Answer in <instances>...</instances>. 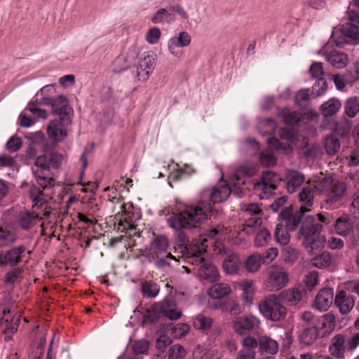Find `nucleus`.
Wrapping results in <instances>:
<instances>
[{
    "instance_id": "nucleus-47",
    "label": "nucleus",
    "mask_w": 359,
    "mask_h": 359,
    "mask_svg": "<svg viewBox=\"0 0 359 359\" xmlns=\"http://www.w3.org/2000/svg\"><path fill=\"white\" fill-rule=\"evenodd\" d=\"M16 240L15 233L11 231L0 228V247H4L14 243Z\"/></svg>"
},
{
    "instance_id": "nucleus-52",
    "label": "nucleus",
    "mask_w": 359,
    "mask_h": 359,
    "mask_svg": "<svg viewBox=\"0 0 359 359\" xmlns=\"http://www.w3.org/2000/svg\"><path fill=\"white\" fill-rule=\"evenodd\" d=\"M344 76L348 84L352 85L358 81L359 80V63H355L353 68L348 69Z\"/></svg>"
},
{
    "instance_id": "nucleus-20",
    "label": "nucleus",
    "mask_w": 359,
    "mask_h": 359,
    "mask_svg": "<svg viewBox=\"0 0 359 359\" xmlns=\"http://www.w3.org/2000/svg\"><path fill=\"white\" fill-rule=\"evenodd\" d=\"M334 290L331 287H324L318 292L313 307L319 311H326L332 306L334 300Z\"/></svg>"
},
{
    "instance_id": "nucleus-42",
    "label": "nucleus",
    "mask_w": 359,
    "mask_h": 359,
    "mask_svg": "<svg viewBox=\"0 0 359 359\" xmlns=\"http://www.w3.org/2000/svg\"><path fill=\"white\" fill-rule=\"evenodd\" d=\"M212 324V320L210 318L198 314L196 316L193 321L194 327L197 329L205 332L208 330Z\"/></svg>"
},
{
    "instance_id": "nucleus-19",
    "label": "nucleus",
    "mask_w": 359,
    "mask_h": 359,
    "mask_svg": "<svg viewBox=\"0 0 359 359\" xmlns=\"http://www.w3.org/2000/svg\"><path fill=\"white\" fill-rule=\"evenodd\" d=\"M259 324L260 320L256 316L238 317L233 321V328L236 333L243 334L246 331L256 329L259 327Z\"/></svg>"
},
{
    "instance_id": "nucleus-1",
    "label": "nucleus",
    "mask_w": 359,
    "mask_h": 359,
    "mask_svg": "<svg viewBox=\"0 0 359 359\" xmlns=\"http://www.w3.org/2000/svg\"><path fill=\"white\" fill-rule=\"evenodd\" d=\"M322 225L316 222L311 217H306L302 223L299 238L302 245L310 255H316L311 260V264L319 269L329 266L332 264V258L328 252L324 251L319 255L324 248L326 240L320 235Z\"/></svg>"
},
{
    "instance_id": "nucleus-62",
    "label": "nucleus",
    "mask_w": 359,
    "mask_h": 359,
    "mask_svg": "<svg viewBox=\"0 0 359 359\" xmlns=\"http://www.w3.org/2000/svg\"><path fill=\"white\" fill-rule=\"evenodd\" d=\"M278 255V250L276 248H271L261 255L262 263L268 264L276 258Z\"/></svg>"
},
{
    "instance_id": "nucleus-32",
    "label": "nucleus",
    "mask_w": 359,
    "mask_h": 359,
    "mask_svg": "<svg viewBox=\"0 0 359 359\" xmlns=\"http://www.w3.org/2000/svg\"><path fill=\"white\" fill-rule=\"evenodd\" d=\"M290 306H296L302 298V292L299 288H292L282 291L278 295Z\"/></svg>"
},
{
    "instance_id": "nucleus-16",
    "label": "nucleus",
    "mask_w": 359,
    "mask_h": 359,
    "mask_svg": "<svg viewBox=\"0 0 359 359\" xmlns=\"http://www.w3.org/2000/svg\"><path fill=\"white\" fill-rule=\"evenodd\" d=\"M305 211L299 208V211L293 212L292 206L284 208L280 212V218L285 222V226L290 231H294L299 224Z\"/></svg>"
},
{
    "instance_id": "nucleus-28",
    "label": "nucleus",
    "mask_w": 359,
    "mask_h": 359,
    "mask_svg": "<svg viewBox=\"0 0 359 359\" xmlns=\"http://www.w3.org/2000/svg\"><path fill=\"white\" fill-rule=\"evenodd\" d=\"M355 224V219L347 215L339 217L334 224L335 231L337 234L346 236L353 230Z\"/></svg>"
},
{
    "instance_id": "nucleus-59",
    "label": "nucleus",
    "mask_w": 359,
    "mask_h": 359,
    "mask_svg": "<svg viewBox=\"0 0 359 359\" xmlns=\"http://www.w3.org/2000/svg\"><path fill=\"white\" fill-rule=\"evenodd\" d=\"M149 341L145 339L136 341L133 345V350L135 354H145L148 351Z\"/></svg>"
},
{
    "instance_id": "nucleus-63",
    "label": "nucleus",
    "mask_w": 359,
    "mask_h": 359,
    "mask_svg": "<svg viewBox=\"0 0 359 359\" xmlns=\"http://www.w3.org/2000/svg\"><path fill=\"white\" fill-rule=\"evenodd\" d=\"M6 149L11 152L18 151L22 146V140L18 137H11L6 142Z\"/></svg>"
},
{
    "instance_id": "nucleus-13",
    "label": "nucleus",
    "mask_w": 359,
    "mask_h": 359,
    "mask_svg": "<svg viewBox=\"0 0 359 359\" xmlns=\"http://www.w3.org/2000/svg\"><path fill=\"white\" fill-rule=\"evenodd\" d=\"M191 42V35L187 32L182 31L168 41V52L175 57L181 58L184 55L182 48L189 46Z\"/></svg>"
},
{
    "instance_id": "nucleus-40",
    "label": "nucleus",
    "mask_w": 359,
    "mask_h": 359,
    "mask_svg": "<svg viewBox=\"0 0 359 359\" xmlns=\"http://www.w3.org/2000/svg\"><path fill=\"white\" fill-rule=\"evenodd\" d=\"M261 255L255 253L246 259L245 262V268L248 272L255 273L257 272L261 266L262 263Z\"/></svg>"
},
{
    "instance_id": "nucleus-31",
    "label": "nucleus",
    "mask_w": 359,
    "mask_h": 359,
    "mask_svg": "<svg viewBox=\"0 0 359 359\" xmlns=\"http://www.w3.org/2000/svg\"><path fill=\"white\" fill-rule=\"evenodd\" d=\"M201 264L199 268L200 275L205 280L209 282H215L219 277L217 268L212 264L205 262L203 259H201Z\"/></svg>"
},
{
    "instance_id": "nucleus-15",
    "label": "nucleus",
    "mask_w": 359,
    "mask_h": 359,
    "mask_svg": "<svg viewBox=\"0 0 359 359\" xmlns=\"http://www.w3.org/2000/svg\"><path fill=\"white\" fill-rule=\"evenodd\" d=\"M23 245L13 247L4 252L0 253V268L6 265L15 266L22 262V254L26 250Z\"/></svg>"
},
{
    "instance_id": "nucleus-17",
    "label": "nucleus",
    "mask_w": 359,
    "mask_h": 359,
    "mask_svg": "<svg viewBox=\"0 0 359 359\" xmlns=\"http://www.w3.org/2000/svg\"><path fill=\"white\" fill-rule=\"evenodd\" d=\"M313 325L320 338L327 337L335 328V317L330 313L324 314L320 317H316Z\"/></svg>"
},
{
    "instance_id": "nucleus-18",
    "label": "nucleus",
    "mask_w": 359,
    "mask_h": 359,
    "mask_svg": "<svg viewBox=\"0 0 359 359\" xmlns=\"http://www.w3.org/2000/svg\"><path fill=\"white\" fill-rule=\"evenodd\" d=\"M168 247L169 242L165 236L154 233L149 245V256L154 259L158 256L166 254Z\"/></svg>"
},
{
    "instance_id": "nucleus-38",
    "label": "nucleus",
    "mask_w": 359,
    "mask_h": 359,
    "mask_svg": "<svg viewBox=\"0 0 359 359\" xmlns=\"http://www.w3.org/2000/svg\"><path fill=\"white\" fill-rule=\"evenodd\" d=\"M344 112L349 118L355 117L359 112V98L351 97L344 103Z\"/></svg>"
},
{
    "instance_id": "nucleus-22",
    "label": "nucleus",
    "mask_w": 359,
    "mask_h": 359,
    "mask_svg": "<svg viewBox=\"0 0 359 359\" xmlns=\"http://www.w3.org/2000/svg\"><path fill=\"white\" fill-rule=\"evenodd\" d=\"M69 125L62 122L61 118L50 121L47 128L49 137L55 142H62L67 135L66 128Z\"/></svg>"
},
{
    "instance_id": "nucleus-9",
    "label": "nucleus",
    "mask_w": 359,
    "mask_h": 359,
    "mask_svg": "<svg viewBox=\"0 0 359 359\" xmlns=\"http://www.w3.org/2000/svg\"><path fill=\"white\" fill-rule=\"evenodd\" d=\"M281 179L278 175L272 171H264L262 172L260 182L255 184V189L260 191L259 197L261 199H266L276 189L278 184Z\"/></svg>"
},
{
    "instance_id": "nucleus-10",
    "label": "nucleus",
    "mask_w": 359,
    "mask_h": 359,
    "mask_svg": "<svg viewBox=\"0 0 359 359\" xmlns=\"http://www.w3.org/2000/svg\"><path fill=\"white\" fill-rule=\"evenodd\" d=\"M288 274L283 267L272 265L269 269V277L266 287L269 291H278L286 286Z\"/></svg>"
},
{
    "instance_id": "nucleus-29",
    "label": "nucleus",
    "mask_w": 359,
    "mask_h": 359,
    "mask_svg": "<svg viewBox=\"0 0 359 359\" xmlns=\"http://www.w3.org/2000/svg\"><path fill=\"white\" fill-rule=\"evenodd\" d=\"M327 62L334 67L342 69L345 67L348 62V55L342 52L333 50L325 55Z\"/></svg>"
},
{
    "instance_id": "nucleus-64",
    "label": "nucleus",
    "mask_w": 359,
    "mask_h": 359,
    "mask_svg": "<svg viewBox=\"0 0 359 359\" xmlns=\"http://www.w3.org/2000/svg\"><path fill=\"white\" fill-rule=\"evenodd\" d=\"M21 273V270L15 268L6 273L4 283L6 284H14Z\"/></svg>"
},
{
    "instance_id": "nucleus-41",
    "label": "nucleus",
    "mask_w": 359,
    "mask_h": 359,
    "mask_svg": "<svg viewBox=\"0 0 359 359\" xmlns=\"http://www.w3.org/2000/svg\"><path fill=\"white\" fill-rule=\"evenodd\" d=\"M141 292L144 297L154 298L159 292V287L152 281H144L142 283Z\"/></svg>"
},
{
    "instance_id": "nucleus-5",
    "label": "nucleus",
    "mask_w": 359,
    "mask_h": 359,
    "mask_svg": "<svg viewBox=\"0 0 359 359\" xmlns=\"http://www.w3.org/2000/svg\"><path fill=\"white\" fill-rule=\"evenodd\" d=\"M258 309L265 319L272 322L280 321L287 315L286 308L276 294H269L261 299L258 303Z\"/></svg>"
},
{
    "instance_id": "nucleus-43",
    "label": "nucleus",
    "mask_w": 359,
    "mask_h": 359,
    "mask_svg": "<svg viewBox=\"0 0 359 359\" xmlns=\"http://www.w3.org/2000/svg\"><path fill=\"white\" fill-rule=\"evenodd\" d=\"M284 122L288 126H296L300 121V114L297 111L283 109L280 112Z\"/></svg>"
},
{
    "instance_id": "nucleus-12",
    "label": "nucleus",
    "mask_w": 359,
    "mask_h": 359,
    "mask_svg": "<svg viewBox=\"0 0 359 359\" xmlns=\"http://www.w3.org/2000/svg\"><path fill=\"white\" fill-rule=\"evenodd\" d=\"M139 55L135 46H130L120 53L114 60L112 66L115 73L126 71L135 62Z\"/></svg>"
},
{
    "instance_id": "nucleus-56",
    "label": "nucleus",
    "mask_w": 359,
    "mask_h": 359,
    "mask_svg": "<svg viewBox=\"0 0 359 359\" xmlns=\"http://www.w3.org/2000/svg\"><path fill=\"white\" fill-rule=\"evenodd\" d=\"M206 252V245L201 243L199 245L198 243H194L188 249V255L191 257H201Z\"/></svg>"
},
{
    "instance_id": "nucleus-2",
    "label": "nucleus",
    "mask_w": 359,
    "mask_h": 359,
    "mask_svg": "<svg viewBox=\"0 0 359 359\" xmlns=\"http://www.w3.org/2000/svg\"><path fill=\"white\" fill-rule=\"evenodd\" d=\"M211 212L212 208L210 204L203 205L199 209L194 208V205H185L180 212L168 219V224L176 231L177 240L185 243L188 241L182 230L196 228Z\"/></svg>"
},
{
    "instance_id": "nucleus-11",
    "label": "nucleus",
    "mask_w": 359,
    "mask_h": 359,
    "mask_svg": "<svg viewBox=\"0 0 359 359\" xmlns=\"http://www.w3.org/2000/svg\"><path fill=\"white\" fill-rule=\"evenodd\" d=\"M52 113L61 118V121L66 124H71L73 116V109L69 104L67 98L64 95H59L54 98L51 105Z\"/></svg>"
},
{
    "instance_id": "nucleus-26",
    "label": "nucleus",
    "mask_w": 359,
    "mask_h": 359,
    "mask_svg": "<svg viewBox=\"0 0 359 359\" xmlns=\"http://www.w3.org/2000/svg\"><path fill=\"white\" fill-rule=\"evenodd\" d=\"M341 107L339 99L332 97L326 102H324L319 107L320 114L325 117L334 116Z\"/></svg>"
},
{
    "instance_id": "nucleus-8",
    "label": "nucleus",
    "mask_w": 359,
    "mask_h": 359,
    "mask_svg": "<svg viewBox=\"0 0 359 359\" xmlns=\"http://www.w3.org/2000/svg\"><path fill=\"white\" fill-rule=\"evenodd\" d=\"M231 189L228 185H221L214 187L212 189H205L201 196V199L197 205L194 208L199 209L203 205L210 204L212 208V203H221L226 201L231 194Z\"/></svg>"
},
{
    "instance_id": "nucleus-57",
    "label": "nucleus",
    "mask_w": 359,
    "mask_h": 359,
    "mask_svg": "<svg viewBox=\"0 0 359 359\" xmlns=\"http://www.w3.org/2000/svg\"><path fill=\"white\" fill-rule=\"evenodd\" d=\"M304 283L309 290H312L318 283V273L311 271L304 277Z\"/></svg>"
},
{
    "instance_id": "nucleus-45",
    "label": "nucleus",
    "mask_w": 359,
    "mask_h": 359,
    "mask_svg": "<svg viewBox=\"0 0 359 359\" xmlns=\"http://www.w3.org/2000/svg\"><path fill=\"white\" fill-rule=\"evenodd\" d=\"M172 15L169 13L165 8L158 9L151 18V20L154 24H163L169 22L172 20Z\"/></svg>"
},
{
    "instance_id": "nucleus-44",
    "label": "nucleus",
    "mask_w": 359,
    "mask_h": 359,
    "mask_svg": "<svg viewBox=\"0 0 359 359\" xmlns=\"http://www.w3.org/2000/svg\"><path fill=\"white\" fill-rule=\"evenodd\" d=\"M281 255L285 262L294 263L299 257V251L297 248L288 245L282 250Z\"/></svg>"
},
{
    "instance_id": "nucleus-50",
    "label": "nucleus",
    "mask_w": 359,
    "mask_h": 359,
    "mask_svg": "<svg viewBox=\"0 0 359 359\" xmlns=\"http://www.w3.org/2000/svg\"><path fill=\"white\" fill-rule=\"evenodd\" d=\"M271 238V233L266 229H261L255 238V245L256 247L261 248L267 244Z\"/></svg>"
},
{
    "instance_id": "nucleus-3",
    "label": "nucleus",
    "mask_w": 359,
    "mask_h": 359,
    "mask_svg": "<svg viewBox=\"0 0 359 359\" xmlns=\"http://www.w3.org/2000/svg\"><path fill=\"white\" fill-rule=\"evenodd\" d=\"M29 198L33 202V211H21L16 217L18 226L23 231H30L37 226L43 216L48 217L50 212L47 210L49 203L47 197L40 188L32 185L29 191Z\"/></svg>"
},
{
    "instance_id": "nucleus-55",
    "label": "nucleus",
    "mask_w": 359,
    "mask_h": 359,
    "mask_svg": "<svg viewBox=\"0 0 359 359\" xmlns=\"http://www.w3.org/2000/svg\"><path fill=\"white\" fill-rule=\"evenodd\" d=\"M310 97L311 94L309 89H302L299 90L295 95V102L297 105L304 107L309 101Z\"/></svg>"
},
{
    "instance_id": "nucleus-7",
    "label": "nucleus",
    "mask_w": 359,
    "mask_h": 359,
    "mask_svg": "<svg viewBox=\"0 0 359 359\" xmlns=\"http://www.w3.org/2000/svg\"><path fill=\"white\" fill-rule=\"evenodd\" d=\"M330 43H334L338 47L346 43L357 44L359 43V27L355 24L347 23L341 29L332 31Z\"/></svg>"
},
{
    "instance_id": "nucleus-24",
    "label": "nucleus",
    "mask_w": 359,
    "mask_h": 359,
    "mask_svg": "<svg viewBox=\"0 0 359 359\" xmlns=\"http://www.w3.org/2000/svg\"><path fill=\"white\" fill-rule=\"evenodd\" d=\"M314 191V186H305L298 194L299 208H302L305 212L308 211L313 204Z\"/></svg>"
},
{
    "instance_id": "nucleus-35",
    "label": "nucleus",
    "mask_w": 359,
    "mask_h": 359,
    "mask_svg": "<svg viewBox=\"0 0 359 359\" xmlns=\"http://www.w3.org/2000/svg\"><path fill=\"white\" fill-rule=\"evenodd\" d=\"M240 287L242 290V298L245 304L250 306L253 302L255 289L253 282L251 280H245L241 283Z\"/></svg>"
},
{
    "instance_id": "nucleus-27",
    "label": "nucleus",
    "mask_w": 359,
    "mask_h": 359,
    "mask_svg": "<svg viewBox=\"0 0 359 359\" xmlns=\"http://www.w3.org/2000/svg\"><path fill=\"white\" fill-rule=\"evenodd\" d=\"M344 341V337L340 334H336L332 339L329 351L335 358L342 359L344 358L345 352Z\"/></svg>"
},
{
    "instance_id": "nucleus-48",
    "label": "nucleus",
    "mask_w": 359,
    "mask_h": 359,
    "mask_svg": "<svg viewBox=\"0 0 359 359\" xmlns=\"http://www.w3.org/2000/svg\"><path fill=\"white\" fill-rule=\"evenodd\" d=\"M327 88V81L324 78H318L312 86L311 95L314 97L321 96Z\"/></svg>"
},
{
    "instance_id": "nucleus-21",
    "label": "nucleus",
    "mask_w": 359,
    "mask_h": 359,
    "mask_svg": "<svg viewBox=\"0 0 359 359\" xmlns=\"http://www.w3.org/2000/svg\"><path fill=\"white\" fill-rule=\"evenodd\" d=\"M305 181V176L299 171L294 169L286 170L285 176V188L288 193L292 194L297 191Z\"/></svg>"
},
{
    "instance_id": "nucleus-4",
    "label": "nucleus",
    "mask_w": 359,
    "mask_h": 359,
    "mask_svg": "<svg viewBox=\"0 0 359 359\" xmlns=\"http://www.w3.org/2000/svg\"><path fill=\"white\" fill-rule=\"evenodd\" d=\"M314 188L316 192L324 196V203L327 208L341 201L347 190L345 182L331 177L319 179L316 182Z\"/></svg>"
},
{
    "instance_id": "nucleus-37",
    "label": "nucleus",
    "mask_w": 359,
    "mask_h": 359,
    "mask_svg": "<svg viewBox=\"0 0 359 359\" xmlns=\"http://www.w3.org/2000/svg\"><path fill=\"white\" fill-rule=\"evenodd\" d=\"M289 229L282 224H278L274 230V238L278 243L286 245L289 243L290 236Z\"/></svg>"
},
{
    "instance_id": "nucleus-33",
    "label": "nucleus",
    "mask_w": 359,
    "mask_h": 359,
    "mask_svg": "<svg viewBox=\"0 0 359 359\" xmlns=\"http://www.w3.org/2000/svg\"><path fill=\"white\" fill-rule=\"evenodd\" d=\"M259 349L261 354H276L278 351V345L276 341L262 337L259 339Z\"/></svg>"
},
{
    "instance_id": "nucleus-30",
    "label": "nucleus",
    "mask_w": 359,
    "mask_h": 359,
    "mask_svg": "<svg viewBox=\"0 0 359 359\" xmlns=\"http://www.w3.org/2000/svg\"><path fill=\"white\" fill-rule=\"evenodd\" d=\"M320 338L319 333L316 330L314 325L303 328L299 334L300 342L306 346L313 344L316 340Z\"/></svg>"
},
{
    "instance_id": "nucleus-60",
    "label": "nucleus",
    "mask_w": 359,
    "mask_h": 359,
    "mask_svg": "<svg viewBox=\"0 0 359 359\" xmlns=\"http://www.w3.org/2000/svg\"><path fill=\"white\" fill-rule=\"evenodd\" d=\"M280 137L291 142H295L297 138V133L294 128H283L280 131Z\"/></svg>"
},
{
    "instance_id": "nucleus-61",
    "label": "nucleus",
    "mask_w": 359,
    "mask_h": 359,
    "mask_svg": "<svg viewBox=\"0 0 359 359\" xmlns=\"http://www.w3.org/2000/svg\"><path fill=\"white\" fill-rule=\"evenodd\" d=\"M309 72L311 76L314 79H318V78H323V64L320 62H313L310 67Z\"/></svg>"
},
{
    "instance_id": "nucleus-6",
    "label": "nucleus",
    "mask_w": 359,
    "mask_h": 359,
    "mask_svg": "<svg viewBox=\"0 0 359 359\" xmlns=\"http://www.w3.org/2000/svg\"><path fill=\"white\" fill-rule=\"evenodd\" d=\"M36 170H33V175L37 184L43 189L54 186L55 180L51 177L50 166L48 154L39 156L35 160Z\"/></svg>"
},
{
    "instance_id": "nucleus-58",
    "label": "nucleus",
    "mask_w": 359,
    "mask_h": 359,
    "mask_svg": "<svg viewBox=\"0 0 359 359\" xmlns=\"http://www.w3.org/2000/svg\"><path fill=\"white\" fill-rule=\"evenodd\" d=\"M161 30L158 27H152L149 29L146 34V41L150 44H156L158 43L161 37Z\"/></svg>"
},
{
    "instance_id": "nucleus-53",
    "label": "nucleus",
    "mask_w": 359,
    "mask_h": 359,
    "mask_svg": "<svg viewBox=\"0 0 359 359\" xmlns=\"http://www.w3.org/2000/svg\"><path fill=\"white\" fill-rule=\"evenodd\" d=\"M186 351L184 347L179 344L172 346L168 351V359H184Z\"/></svg>"
},
{
    "instance_id": "nucleus-49",
    "label": "nucleus",
    "mask_w": 359,
    "mask_h": 359,
    "mask_svg": "<svg viewBox=\"0 0 359 359\" xmlns=\"http://www.w3.org/2000/svg\"><path fill=\"white\" fill-rule=\"evenodd\" d=\"M252 170H247L245 166H241L236 171L234 178L232 179V185L237 189L244 184L243 180L240 177L241 175H250Z\"/></svg>"
},
{
    "instance_id": "nucleus-39",
    "label": "nucleus",
    "mask_w": 359,
    "mask_h": 359,
    "mask_svg": "<svg viewBox=\"0 0 359 359\" xmlns=\"http://www.w3.org/2000/svg\"><path fill=\"white\" fill-rule=\"evenodd\" d=\"M324 147L328 155L334 156L339 150L341 144L334 135H330L325 139Z\"/></svg>"
},
{
    "instance_id": "nucleus-51",
    "label": "nucleus",
    "mask_w": 359,
    "mask_h": 359,
    "mask_svg": "<svg viewBox=\"0 0 359 359\" xmlns=\"http://www.w3.org/2000/svg\"><path fill=\"white\" fill-rule=\"evenodd\" d=\"M165 256L161 255L155 257L154 259V264L158 268H163L165 266H170L171 264L170 261L178 262L177 258L173 256L171 253H166Z\"/></svg>"
},
{
    "instance_id": "nucleus-14",
    "label": "nucleus",
    "mask_w": 359,
    "mask_h": 359,
    "mask_svg": "<svg viewBox=\"0 0 359 359\" xmlns=\"http://www.w3.org/2000/svg\"><path fill=\"white\" fill-rule=\"evenodd\" d=\"M155 56L152 52L144 53V57L139 60L136 69V77L138 81L148 80L156 66Z\"/></svg>"
},
{
    "instance_id": "nucleus-23",
    "label": "nucleus",
    "mask_w": 359,
    "mask_h": 359,
    "mask_svg": "<svg viewBox=\"0 0 359 359\" xmlns=\"http://www.w3.org/2000/svg\"><path fill=\"white\" fill-rule=\"evenodd\" d=\"M334 304L341 314H348L353 308L355 300L352 296L348 294L344 290L337 292L334 298Z\"/></svg>"
},
{
    "instance_id": "nucleus-25",
    "label": "nucleus",
    "mask_w": 359,
    "mask_h": 359,
    "mask_svg": "<svg viewBox=\"0 0 359 359\" xmlns=\"http://www.w3.org/2000/svg\"><path fill=\"white\" fill-rule=\"evenodd\" d=\"M241 266V262L238 255L230 253L225 256L222 262V267L226 273L236 274Z\"/></svg>"
},
{
    "instance_id": "nucleus-46",
    "label": "nucleus",
    "mask_w": 359,
    "mask_h": 359,
    "mask_svg": "<svg viewBox=\"0 0 359 359\" xmlns=\"http://www.w3.org/2000/svg\"><path fill=\"white\" fill-rule=\"evenodd\" d=\"M26 109H28L30 111L34 118L45 120L48 118V112L44 109L39 108V106H37V103H34V101H30L28 103Z\"/></svg>"
},
{
    "instance_id": "nucleus-36",
    "label": "nucleus",
    "mask_w": 359,
    "mask_h": 359,
    "mask_svg": "<svg viewBox=\"0 0 359 359\" xmlns=\"http://www.w3.org/2000/svg\"><path fill=\"white\" fill-rule=\"evenodd\" d=\"M231 288L226 283H218L212 285L210 290L209 294L213 299H221L230 294Z\"/></svg>"
},
{
    "instance_id": "nucleus-54",
    "label": "nucleus",
    "mask_w": 359,
    "mask_h": 359,
    "mask_svg": "<svg viewBox=\"0 0 359 359\" xmlns=\"http://www.w3.org/2000/svg\"><path fill=\"white\" fill-rule=\"evenodd\" d=\"M259 161L262 165L273 167L276 164V159L272 152L269 151H262L259 154Z\"/></svg>"
},
{
    "instance_id": "nucleus-34",
    "label": "nucleus",
    "mask_w": 359,
    "mask_h": 359,
    "mask_svg": "<svg viewBox=\"0 0 359 359\" xmlns=\"http://www.w3.org/2000/svg\"><path fill=\"white\" fill-rule=\"evenodd\" d=\"M351 129V121L346 118H342L336 122L334 132L341 138H347L350 136Z\"/></svg>"
}]
</instances>
